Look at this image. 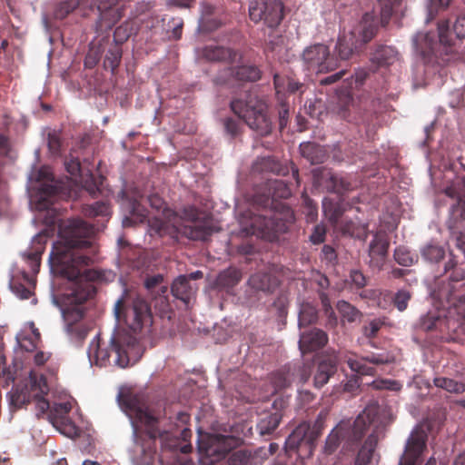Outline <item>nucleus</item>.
<instances>
[{
  "label": "nucleus",
  "mask_w": 465,
  "mask_h": 465,
  "mask_svg": "<svg viewBox=\"0 0 465 465\" xmlns=\"http://www.w3.org/2000/svg\"><path fill=\"white\" fill-rule=\"evenodd\" d=\"M420 254L425 261L438 263L445 257V250L437 243H429L420 250Z\"/></svg>",
  "instance_id": "obj_38"
},
{
  "label": "nucleus",
  "mask_w": 465,
  "mask_h": 465,
  "mask_svg": "<svg viewBox=\"0 0 465 465\" xmlns=\"http://www.w3.org/2000/svg\"><path fill=\"white\" fill-rule=\"evenodd\" d=\"M433 383L436 387L443 389L449 392L462 393L465 391V386L463 383L445 377L434 378Z\"/></svg>",
  "instance_id": "obj_40"
},
{
  "label": "nucleus",
  "mask_w": 465,
  "mask_h": 465,
  "mask_svg": "<svg viewBox=\"0 0 465 465\" xmlns=\"http://www.w3.org/2000/svg\"><path fill=\"white\" fill-rule=\"evenodd\" d=\"M378 33V18L374 11L365 13L359 25L350 33L340 35L335 52L340 60H349L363 51Z\"/></svg>",
  "instance_id": "obj_6"
},
{
  "label": "nucleus",
  "mask_w": 465,
  "mask_h": 465,
  "mask_svg": "<svg viewBox=\"0 0 465 465\" xmlns=\"http://www.w3.org/2000/svg\"><path fill=\"white\" fill-rule=\"evenodd\" d=\"M337 310L341 315V317L344 320L348 321L349 322H353L354 321H356L359 315V311L354 306H352L351 304L345 301L338 302Z\"/></svg>",
  "instance_id": "obj_46"
},
{
  "label": "nucleus",
  "mask_w": 465,
  "mask_h": 465,
  "mask_svg": "<svg viewBox=\"0 0 465 465\" xmlns=\"http://www.w3.org/2000/svg\"><path fill=\"white\" fill-rule=\"evenodd\" d=\"M397 60V51L388 45H380V66L390 65Z\"/></svg>",
  "instance_id": "obj_49"
},
{
  "label": "nucleus",
  "mask_w": 465,
  "mask_h": 465,
  "mask_svg": "<svg viewBox=\"0 0 465 465\" xmlns=\"http://www.w3.org/2000/svg\"><path fill=\"white\" fill-rule=\"evenodd\" d=\"M282 416L277 413H271L262 418L257 424V430L261 435L272 434L279 426Z\"/></svg>",
  "instance_id": "obj_36"
},
{
  "label": "nucleus",
  "mask_w": 465,
  "mask_h": 465,
  "mask_svg": "<svg viewBox=\"0 0 465 465\" xmlns=\"http://www.w3.org/2000/svg\"><path fill=\"white\" fill-rule=\"evenodd\" d=\"M322 210L325 217L334 226H339L342 215L347 211V203L343 199L333 200L325 198L322 202Z\"/></svg>",
  "instance_id": "obj_29"
},
{
  "label": "nucleus",
  "mask_w": 465,
  "mask_h": 465,
  "mask_svg": "<svg viewBox=\"0 0 465 465\" xmlns=\"http://www.w3.org/2000/svg\"><path fill=\"white\" fill-rule=\"evenodd\" d=\"M452 30L458 38H465V14L457 15L452 25Z\"/></svg>",
  "instance_id": "obj_58"
},
{
  "label": "nucleus",
  "mask_w": 465,
  "mask_h": 465,
  "mask_svg": "<svg viewBox=\"0 0 465 465\" xmlns=\"http://www.w3.org/2000/svg\"><path fill=\"white\" fill-rule=\"evenodd\" d=\"M328 335L321 329L313 328L301 334L299 348L302 354L323 348L328 342Z\"/></svg>",
  "instance_id": "obj_22"
},
{
  "label": "nucleus",
  "mask_w": 465,
  "mask_h": 465,
  "mask_svg": "<svg viewBox=\"0 0 465 465\" xmlns=\"http://www.w3.org/2000/svg\"><path fill=\"white\" fill-rule=\"evenodd\" d=\"M378 416V404H369L361 413L358 415L352 425L349 422H341L328 435L324 452L331 454L336 450L341 440H346L348 443H358L365 435L367 429V421L372 426H376V419Z\"/></svg>",
  "instance_id": "obj_7"
},
{
  "label": "nucleus",
  "mask_w": 465,
  "mask_h": 465,
  "mask_svg": "<svg viewBox=\"0 0 465 465\" xmlns=\"http://www.w3.org/2000/svg\"><path fill=\"white\" fill-rule=\"evenodd\" d=\"M270 188L272 190L274 197L287 199L292 195V190L282 180H274L271 182Z\"/></svg>",
  "instance_id": "obj_48"
},
{
  "label": "nucleus",
  "mask_w": 465,
  "mask_h": 465,
  "mask_svg": "<svg viewBox=\"0 0 465 465\" xmlns=\"http://www.w3.org/2000/svg\"><path fill=\"white\" fill-rule=\"evenodd\" d=\"M451 213L454 217L459 216L460 219L465 220V180L462 182L459 200L451 208Z\"/></svg>",
  "instance_id": "obj_51"
},
{
  "label": "nucleus",
  "mask_w": 465,
  "mask_h": 465,
  "mask_svg": "<svg viewBox=\"0 0 465 465\" xmlns=\"http://www.w3.org/2000/svg\"><path fill=\"white\" fill-rule=\"evenodd\" d=\"M90 5V0H67L58 5L54 11V16L57 19L65 18L71 12L78 6Z\"/></svg>",
  "instance_id": "obj_39"
},
{
  "label": "nucleus",
  "mask_w": 465,
  "mask_h": 465,
  "mask_svg": "<svg viewBox=\"0 0 465 465\" xmlns=\"http://www.w3.org/2000/svg\"><path fill=\"white\" fill-rule=\"evenodd\" d=\"M64 243H56L50 253V262L60 273L71 282L70 292L66 295L67 306L63 310L66 332L71 340L81 345L89 329L83 322L84 303L95 294L93 282L99 278V272L89 269L93 262L91 238L94 228L85 221L71 219L59 226Z\"/></svg>",
  "instance_id": "obj_1"
},
{
  "label": "nucleus",
  "mask_w": 465,
  "mask_h": 465,
  "mask_svg": "<svg viewBox=\"0 0 465 465\" xmlns=\"http://www.w3.org/2000/svg\"><path fill=\"white\" fill-rule=\"evenodd\" d=\"M265 452L262 450H237L228 457L229 465H262Z\"/></svg>",
  "instance_id": "obj_25"
},
{
  "label": "nucleus",
  "mask_w": 465,
  "mask_h": 465,
  "mask_svg": "<svg viewBox=\"0 0 465 465\" xmlns=\"http://www.w3.org/2000/svg\"><path fill=\"white\" fill-rule=\"evenodd\" d=\"M318 319V311L312 304L303 302L299 312V327H306L313 324Z\"/></svg>",
  "instance_id": "obj_37"
},
{
  "label": "nucleus",
  "mask_w": 465,
  "mask_h": 465,
  "mask_svg": "<svg viewBox=\"0 0 465 465\" xmlns=\"http://www.w3.org/2000/svg\"><path fill=\"white\" fill-rule=\"evenodd\" d=\"M183 215L189 224L183 228V234L194 241H207L214 232V227L207 220H200L199 212L194 207L185 208Z\"/></svg>",
  "instance_id": "obj_17"
},
{
  "label": "nucleus",
  "mask_w": 465,
  "mask_h": 465,
  "mask_svg": "<svg viewBox=\"0 0 465 465\" xmlns=\"http://www.w3.org/2000/svg\"><path fill=\"white\" fill-rule=\"evenodd\" d=\"M224 127L228 134H230L232 136H235L239 134L240 125L239 122L232 119V118H227L224 121Z\"/></svg>",
  "instance_id": "obj_62"
},
{
  "label": "nucleus",
  "mask_w": 465,
  "mask_h": 465,
  "mask_svg": "<svg viewBox=\"0 0 465 465\" xmlns=\"http://www.w3.org/2000/svg\"><path fill=\"white\" fill-rule=\"evenodd\" d=\"M338 362H346L348 367L359 373H371L373 366L365 358H358L352 353L339 352L335 356H329L322 359L317 366L314 374V386L322 388L337 371Z\"/></svg>",
  "instance_id": "obj_11"
},
{
  "label": "nucleus",
  "mask_w": 465,
  "mask_h": 465,
  "mask_svg": "<svg viewBox=\"0 0 465 465\" xmlns=\"http://www.w3.org/2000/svg\"><path fill=\"white\" fill-rule=\"evenodd\" d=\"M313 180L315 185L341 195L353 189L347 177L339 176L327 168L314 169Z\"/></svg>",
  "instance_id": "obj_18"
},
{
  "label": "nucleus",
  "mask_w": 465,
  "mask_h": 465,
  "mask_svg": "<svg viewBox=\"0 0 465 465\" xmlns=\"http://www.w3.org/2000/svg\"><path fill=\"white\" fill-rule=\"evenodd\" d=\"M226 438L223 435L203 434L198 440V450L202 455L214 460L223 459L227 450L223 447Z\"/></svg>",
  "instance_id": "obj_21"
},
{
  "label": "nucleus",
  "mask_w": 465,
  "mask_h": 465,
  "mask_svg": "<svg viewBox=\"0 0 465 465\" xmlns=\"http://www.w3.org/2000/svg\"><path fill=\"white\" fill-rule=\"evenodd\" d=\"M410 299L411 293L408 291L401 290L394 295L393 303L400 312H403L406 310Z\"/></svg>",
  "instance_id": "obj_54"
},
{
  "label": "nucleus",
  "mask_w": 465,
  "mask_h": 465,
  "mask_svg": "<svg viewBox=\"0 0 465 465\" xmlns=\"http://www.w3.org/2000/svg\"><path fill=\"white\" fill-rule=\"evenodd\" d=\"M401 0H380V26H386L397 12Z\"/></svg>",
  "instance_id": "obj_34"
},
{
  "label": "nucleus",
  "mask_w": 465,
  "mask_h": 465,
  "mask_svg": "<svg viewBox=\"0 0 465 465\" xmlns=\"http://www.w3.org/2000/svg\"><path fill=\"white\" fill-rule=\"evenodd\" d=\"M141 356V346L137 338L125 329H117L110 340V348H101L99 336L91 342L88 357L91 362L101 367L115 365L125 368L131 360L135 361Z\"/></svg>",
  "instance_id": "obj_3"
},
{
  "label": "nucleus",
  "mask_w": 465,
  "mask_h": 465,
  "mask_svg": "<svg viewBox=\"0 0 465 465\" xmlns=\"http://www.w3.org/2000/svg\"><path fill=\"white\" fill-rule=\"evenodd\" d=\"M450 258L444 266L445 272L450 270L452 271L451 274L450 275V280L453 282L463 281L465 279V269L457 266V262L455 261L452 253H450Z\"/></svg>",
  "instance_id": "obj_45"
},
{
  "label": "nucleus",
  "mask_w": 465,
  "mask_h": 465,
  "mask_svg": "<svg viewBox=\"0 0 465 465\" xmlns=\"http://www.w3.org/2000/svg\"><path fill=\"white\" fill-rule=\"evenodd\" d=\"M438 39L434 35L419 33L413 39L415 50L426 63L442 65L449 61L452 53V40L450 37V21L441 20L438 23Z\"/></svg>",
  "instance_id": "obj_5"
},
{
  "label": "nucleus",
  "mask_w": 465,
  "mask_h": 465,
  "mask_svg": "<svg viewBox=\"0 0 465 465\" xmlns=\"http://www.w3.org/2000/svg\"><path fill=\"white\" fill-rule=\"evenodd\" d=\"M49 391L45 376L31 370L26 383L13 387L9 393L10 404L15 409H20L33 401L35 402L36 417L40 419L49 409V401L45 399Z\"/></svg>",
  "instance_id": "obj_4"
},
{
  "label": "nucleus",
  "mask_w": 465,
  "mask_h": 465,
  "mask_svg": "<svg viewBox=\"0 0 465 465\" xmlns=\"http://www.w3.org/2000/svg\"><path fill=\"white\" fill-rule=\"evenodd\" d=\"M203 54L209 61L232 63L236 60L237 52L224 46L208 45L203 48Z\"/></svg>",
  "instance_id": "obj_32"
},
{
  "label": "nucleus",
  "mask_w": 465,
  "mask_h": 465,
  "mask_svg": "<svg viewBox=\"0 0 465 465\" xmlns=\"http://www.w3.org/2000/svg\"><path fill=\"white\" fill-rule=\"evenodd\" d=\"M394 420L391 410L388 407L382 409L380 408V430L381 427H385L391 424Z\"/></svg>",
  "instance_id": "obj_60"
},
{
  "label": "nucleus",
  "mask_w": 465,
  "mask_h": 465,
  "mask_svg": "<svg viewBox=\"0 0 465 465\" xmlns=\"http://www.w3.org/2000/svg\"><path fill=\"white\" fill-rule=\"evenodd\" d=\"M389 202L385 203L384 214L388 217H384V221L380 223V228L384 226L388 232H393L397 229L400 220V202L395 196H389ZM389 247V241L383 239L381 235V230L380 229V256L384 255L387 252Z\"/></svg>",
  "instance_id": "obj_20"
},
{
  "label": "nucleus",
  "mask_w": 465,
  "mask_h": 465,
  "mask_svg": "<svg viewBox=\"0 0 465 465\" xmlns=\"http://www.w3.org/2000/svg\"><path fill=\"white\" fill-rule=\"evenodd\" d=\"M248 284L255 291L273 292L279 286L280 281L270 272L259 271L250 276Z\"/></svg>",
  "instance_id": "obj_27"
},
{
  "label": "nucleus",
  "mask_w": 465,
  "mask_h": 465,
  "mask_svg": "<svg viewBox=\"0 0 465 465\" xmlns=\"http://www.w3.org/2000/svg\"><path fill=\"white\" fill-rule=\"evenodd\" d=\"M17 342L20 348L25 351H34L38 348V344L40 343L35 338L29 336L28 334H19L16 337Z\"/></svg>",
  "instance_id": "obj_52"
},
{
  "label": "nucleus",
  "mask_w": 465,
  "mask_h": 465,
  "mask_svg": "<svg viewBox=\"0 0 465 465\" xmlns=\"http://www.w3.org/2000/svg\"><path fill=\"white\" fill-rule=\"evenodd\" d=\"M46 242V234L43 232L38 233L33 238L30 249L24 255L31 271L35 273L39 271L41 265V255L45 252Z\"/></svg>",
  "instance_id": "obj_24"
},
{
  "label": "nucleus",
  "mask_w": 465,
  "mask_h": 465,
  "mask_svg": "<svg viewBox=\"0 0 465 465\" xmlns=\"http://www.w3.org/2000/svg\"><path fill=\"white\" fill-rule=\"evenodd\" d=\"M47 145L53 154H58L61 151L62 142L58 133L52 132L47 135Z\"/></svg>",
  "instance_id": "obj_56"
},
{
  "label": "nucleus",
  "mask_w": 465,
  "mask_h": 465,
  "mask_svg": "<svg viewBox=\"0 0 465 465\" xmlns=\"http://www.w3.org/2000/svg\"><path fill=\"white\" fill-rule=\"evenodd\" d=\"M143 284L151 296L161 292V287H168L167 284L164 283L163 275L160 273L146 276Z\"/></svg>",
  "instance_id": "obj_42"
},
{
  "label": "nucleus",
  "mask_w": 465,
  "mask_h": 465,
  "mask_svg": "<svg viewBox=\"0 0 465 465\" xmlns=\"http://www.w3.org/2000/svg\"><path fill=\"white\" fill-rule=\"evenodd\" d=\"M375 424L376 426L374 428V426L371 425L369 421H367V429L365 430V433L367 432V430L371 429V434L370 435L364 445L358 452L356 460L358 465H367L372 457V454L378 443V438L375 434L378 430V418L376 419Z\"/></svg>",
  "instance_id": "obj_30"
},
{
  "label": "nucleus",
  "mask_w": 465,
  "mask_h": 465,
  "mask_svg": "<svg viewBox=\"0 0 465 465\" xmlns=\"http://www.w3.org/2000/svg\"><path fill=\"white\" fill-rule=\"evenodd\" d=\"M351 282L356 287L361 288L366 284V278L361 271L352 270L350 274Z\"/></svg>",
  "instance_id": "obj_63"
},
{
  "label": "nucleus",
  "mask_w": 465,
  "mask_h": 465,
  "mask_svg": "<svg viewBox=\"0 0 465 465\" xmlns=\"http://www.w3.org/2000/svg\"><path fill=\"white\" fill-rule=\"evenodd\" d=\"M118 322H123L130 331L136 332L152 322L151 308L148 302L137 296L134 299L122 298L114 307Z\"/></svg>",
  "instance_id": "obj_10"
},
{
  "label": "nucleus",
  "mask_w": 465,
  "mask_h": 465,
  "mask_svg": "<svg viewBox=\"0 0 465 465\" xmlns=\"http://www.w3.org/2000/svg\"><path fill=\"white\" fill-rule=\"evenodd\" d=\"M401 384L396 381L380 379V391L390 390V391H400Z\"/></svg>",
  "instance_id": "obj_64"
},
{
  "label": "nucleus",
  "mask_w": 465,
  "mask_h": 465,
  "mask_svg": "<svg viewBox=\"0 0 465 465\" xmlns=\"http://www.w3.org/2000/svg\"><path fill=\"white\" fill-rule=\"evenodd\" d=\"M213 13V6L209 4L203 5V26L208 30H213L220 26L216 21H208L205 16L211 15Z\"/></svg>",
  "instance_id": "obj_59"
},
{
  "label": "nucleus",
  "mask_w": 465,
  "mask_h": 465,
  "mask_svg": "<svg viewBox=\"0 0 465 465\" xmlns=\"http://www.w3.org/2000/svg\"><path fill=\"white\" fill-rule=\"evenodd\" d=\"M242 279V272L234 267L222 271L216 277L213 287L220 292H230Z\"/></svg>",
  "instance_id": "obj_28"
},
{
  "label": "nucleus",
  "mask_w": 465,
  "mask_h": 465,
  "mask_svg": "<svg viewBox=\"0 0 465 465\" xmlns=\"http://www.w3.org/2000/svg\"><path fill=\"white\" fill-rule=\"evenodd\" d=\"M262 77V71L255 64H242L235 67H227L215 77L217 84L232 85L235 82H256Z\"/></svg>",
  "instance_id": "obj_16"
},
{
  "label": "nucleus",
  "mask_w": 465,
  "mask_h": 465,
  "mask_svg": "<svg viewBox=\"0 0 465 465\" xmlns=\"http://www.w3.org/2000/svg\"><path fill=\"white\" fill-rule=\"evenodd\" d=\"M118 401L132 421L135 441L141 447L143 464L153 465L156 454L155 440L163 436L158 428V419L150 412L136 393L121 391Z\"/></svg>",
  "instance_id": "obj_2"
},
{
  "label": "nucleus",
  "mask_w": 465,
  "mask_h": 465,
  "mask_svg": "<svg viewBox=\"0 0 465 465\" xmlns=\"http://www.w3.org/2000/svg\"><path fill=\"white\" fill-rule=\"evenodd\" d=\"M124 0H90V9L96 8L99 12V19L96 22L98 31L111 30L123 17L124 5Z\"/></svg>",
  "instance_id": "obj_15"
},
{
  "label": "nucleus",
  "mask_w": 465,
  "mask_h": 465,
  "mask_svg": "<svg viewBox=\"0 0 465 465\" xmlns=\"http://www.w3.org/2000/svg\"><path fill=\"white\" fill-rule=\"evenodd\" d=\"M283 9L280 0H253L249 5V15L254 23L263 20L267 26L273 28L282 22Z\"/></svg>",
  "instance_id": "obj_14"
},
{
  "label": "nucleus",
  "mask_w": 465,
  "mask_h": 465,
  "mask_svg": "<svg viewBox=\"0 0 465 465\" xmlns=\"http://www.w3.org/2000/svg\"><path fill=\"white\" fill-rule=\"evenodd\" d=\"M137 26L134 21H127L114 30V39L118 43L125 42L132 35L136 34Z\"/></svg>",
  "instance_id": "obj_41"
},
{
  "label": "nucleus",
  "mask_w": 465,
  "mask_h": 465,
  "mask_svg": "<svg viewBox=\"0 0 465 465\" xmlns=\"http://www.w3.org/2000/svg\"><path fill=\"white\" fill-rule=\"evenodd\" d=\"M302 60L308 70L316 73H328L339 66L338 59L331 54L329 46L324 44L307 46L302 54Z\"/></svg>",
  "instance_id": "obj_13"
},
{
  "label": "nucleus",
  "mask_w": 465,
  "mask_h": 465,
  "mask_svg": "<svg viewBox=\"0 0 465 465\" xmlns=\"http://www.w3.org/2000/svg\"><path fill=\"white\" fill-rule=\"evenodd\" d=\"M121 60V54L117 52H111L110 54H107L104 60V64L106 66H109L112 71H114Z\"/></svg>",
  "instance_id": "obj_61"
},
{
  "label": "nucleus",
  "mask_w": 465,
  "mask_h": 465,
  "mask_svg": "<svg viewBox=\"0 0 465 465\" xmlns=\"http://www.w3.org/2000/svg\"><path fill=\"white\" fill-rule=\"evenodd\" d=\"M71 404L69 402L55 403L53 407L49 405V409L44 415H47L48 420L55 425L58 421H62L67 417L71 411Z\"/></svg>",
  "instance_id": "obj_35"
},
{
  "label": "nucleus",
  "mask_w": 465,
  "mask_h": 465,
  "mask_svg": "<svg viewBox=\"0 0 465 465\" xmlns=\"http://www.w3.org/2000/svg\"><path fill=\"white\" fill-rule=\"evenodd\" d=\"M427 435L423 430H416L411 433L405 450L407 465H416L419 458L426 449Z\"/></svg>",
  "instance_id": "obj_23"
},
{
  "label": "nucleus",
  "mask_w": 465,
  "mask_h": 465,
  "mask_svg": "<svg viewBox=\"0 0 465 465\" xmlns=\"http://www.w3.org/2000/svg\"><path fill=\"white\" fill-rule=\"evenodd\" d=\"M231 109L258 135L263 137L271 134L272 123L267 115V105L255 94L247 93L243 98L233 99Z\"/></svg>",
  "instance_id": "obj_8"
},
{
  "label": "nucleus",
  "mask_w": 465,
  "mask_h": 465,
  "mask_svg": "<svg viewBox=\"0 0 465 465\" xmlns=\"http://www.w3.org/2000/svg\"><path fill=\"white\" fill-rule=\"evenodd\" d=\"M66 171L72 176H83L84 169L81 166V163L77 157L70 155L65 159L64 162Z\"/></svg>",
  "instance_id": "obj_53"
},
{
  "label": "nucleus",
  "mask_w": 465,
  "mask_h": 465,
  "mask_svg": "<svg viewBox=\"0 0 465 465\" xmlns=\"http://www.w3.org/2000/svg\"><path fill=\"white\" fill-rule=\"evenodd\" d=\"M326 228L323 224H317L313 227L310 241L313 244H320L325 241Z\"/></svg>",
  "instance_id": "obj_57"
},
{
  "label": "nucleus",
  "mask_w": 465,
  "mask_h": 465,
  "mask_svg": "<svg viewBox=\"0 0 465 465\" xmlns=\"http://www.w3.org/2000/svg\"><path fill=\"white\" fill-rule=\"evenodd\" d=\"M365 360L373 366L374 370L371 371V373H369V374L359 373V372L354 371L356 374L353 375L351 379H349L348 381L344 384L345 391L354 393L360 388V386L362 384H372L374 387L378 388V385L376 384V382H377L376 380H373L371 382H363V380L361 377V376H365V375L372 376L375 373L376 365L378 364V360H372V361H369L367 359H365Z\"/></svg>",
  "instance_id": "obj_33"
},
{
  "label": "nucleus",
  "mask_w": 465,
  "mask_h": 465,
  "mask_svg": "<svg viewBox=\"0 0 465 465\" xmlns=\"http://www.w3.org/2000/svg\"><path fill=\"white\" fill-rule=\"evenodd\" d=\"M300 151L302 157L309 161L312 164H320L324 163L328 158L326 149L315 143L306 142L300 144Z\"/></svg>",
  "instance_id": "obj_31"
},
{
  "label": "nucleus",
  "mask_w": 465,
  "mask_h": 465,
  "mask_svg": "<svg viewBox=\"0 0 465 465\" xmlns=\"http://www.w3.org/2000/svg\"><path fill=\"white\" fill-rule=\"evenodd\" d=\"M39 176L45 179V183L42 184L40 189V197L36 204L37 209L40 211H53L54 198L62 192V184L54 180L53 173L48 170L42 169L39 172Z\"/></svg>",
  "instance_id": "obj_19"
},
{
  "label": "nucleus",
  "mask_w": 465,
  "mask_h": 465,
  "mask_svg": "<svg viewBox=\"0 0 465 465\" xmlns=\"http://www.w3.org/2000/svg\"><path fill=\"white\" fill-rule=\"evenodd\" d=\"M445 322L443 318L435 313H428L420 319V328L426 331L440 329Z\"/></svg>",
  "instance_id": "obj_43"
},
{
  "label": "nucleus",
  "mask_w": 465,
  "mask_h": 465,
  "mask_svg": "<svg viewBox=\"0 0 465 465\" xmlns=\"http://www.w3.org/2000/svg\"><path fill=\"white\" fill-rule=\"evenodd\" d=\"M326 418L327 412L322 411L312 425L309 422L299 424L287 438L286 449L296 450L298 448L305 446L311 454L315 448L317 440L322 433Z\"/></svg>",
  "instance_id": "obj_12"
},
{
  "label": "nucleus",
  "mask_w": 465,
  "mask_h": 465,
  "mask_svg": "<svg viewBox=\"0 0 465 465\" xmlns=\"http://www.w3.org/2000/svg\"><path fill=\"white\" fill-rule=\"evenodd\" d=\"M197 287L192 285L187 275H180L171 286L173 296L183 302L186 307H189L193 299H194Z\"/></svg>",
  "instance_id": "obj_26"
},
{
  "label": "nucleus",
  "mask_w": 465,
  "mask_h": 465,
  "mask_svg": "<svg viewBox=\"0 0 465 465\" xmlns=\"http://www.w3.org/2000/svg\"><path fill=\"white\" fill-rule=\"evenodd\" d=\"M10 288L12 292L22 300L29 299L33 294L30 288L25 286L23 283L19 282H12L10 283Z\"/></svg>",
  "instance_id": "obj_55"
},
{
  "label": "nucleus",
  "mask_w": 465,
  "mask_h": 465,
  "mask_svg": "<svg viewBox=\"0 0 465 465\" xmlns=\"http://www.w3.org/2000/svg\"><path fill=\"white\" fill-rule=\"evenodd\" d=\"M395 261L402 266H411L414 262V256L405 247L400 246L394 252Z\"/></svg>",
  "instance_id": "obj_50"
},
{
  "label": "nucleus",
  "mask_w": 465,
  "mask_h": 465,
  "mask_svg": "<svg viewBox=\"0 0 465 465\" xmlns=\"http://www.w3.org/2000/svg\"><path fill=\"white\" fill-rule=\"evenodd\" d=\"M280 213L274 210H264V213H247L242 224L246 234L273 241L279 233L287 230L285 222L280 217Z\"/></svg>",
  "instance_id": "obj_9"
},
{
  "label": "nucleus",
  "mask_w": 465,
  "mask_h": 465,
  "mask_svg": "<svg viewBox=\"0 0 465 465\" xmlns=\"http://www.w3.org/2000/svg\"><path fill=\"white\" fill-rule=\"evenodd\" d=\"M167 292L168 287H161V292L152 295L155 309H158L161 312H167L170 310Z\"/></svg>",
  "instance_id": "obj_47"
},
{
  "label": "nucleus",
  "mask_w": 465,
  "mask_h": 465,
  "mask_svg": "<svg viewBox=\"0 0 465 465\" xmlns=\"http://www.w3.org/2000/svg\"><path fill=\"white\" fill-rule=\"evenodd\" d=\"M110 205L104 202H96L84 208V213L86 216H108L110 214Z\"/></svg>",
  "instance_id": "obj_44"
}]
</instances>
